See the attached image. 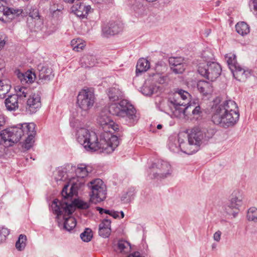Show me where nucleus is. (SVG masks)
<instances>
[{
    "label": "nucleus",
    "mask_w": 257,
    "mask_h": 257,
    "mask_svg": "<svg viewBox=\"0 0 257 257\" xmlns=\"http://www.w3.org/2000/svg\"><path fill=\"white\" fill-rule=\"evenodd\" d=\"M70 125L75 130V135L77 142L82 145L85 149L89 151H100L106 154L112 153L118 146L119 141L115 137L111 140V146L106 143L109 134L101 133L99 138L94 132L87 128L86 120L77 115L71 118Z\"/></svg>",
    "instance_id": "nucleus-1"
},
{
    "label": "nucleus",
    "mask_w": 257,
    "mask_h": 257,
    "mask_svg": "<svg viewBox=\"0 0 257 257\" xmlns=\"http://www.w3.org/2000/svg\"><path fill=\"white\" fill-rule=\"evenodd\" d=\"M36 134L35 124L34 123H29L4 130L0 134V138L1 143H3L7 147L12 146L24 138V146L25 148L29 150L33 145L34 138Z\"/></svg>",
    "instance_id": "nucleus-2"
},
{
    "label": "nucleus",
    "mask_w": 257,
    "mask_h": 257,
    "mask_svg": "<svg viewBox=\"0 0 257 257\" xmlns=\"http://www.w3.org/2000/svg\"><path fill=\"white\" fill-rule=\"evenodd\" d=\"M214 110L212 120L214 123L224 127L235 125L239 118L238 106L235 101L228 100L216 104L213 107Z\"/></svg>",
    "instance_id": "nucleus-3"
},
{
    "label": "nucleus",
    "mask_w": 257,
    "mask_h": 257,
    "mask_svg": "<svg viewBox=\"0 0 257 257\" xmlns=\"http://www.w3.org/2000/svg\"><path fill=\"white\" fill-rule=\"evenodd\" d=\"M52 208L53 213L57 215L58 218L63 215L64 222V228L68 231L72 230L76 225V221L74 218L68 216L74 211V207L71 204H68L65 200L59 201L55 199L52 203Z\"/></svg>",
    "instance_id": "nucleus-4"
},
{
    "label": "nucleus",
    "mask_w": 257,
    "mask_h": 257,
    "mask_svg": "<svg viewBox=\"0 0 257 257\" xmlns=\"http://www.w3.org/2000/svg\"><path fill=\"white\" fill-rule=\"evenodd\" d=\"M109 112L113 115L125 117L131 123L136 122L138 118L136 110L126 100L123 99L118 103H113L109 107Z\"/></svg>",
    "instance_id": "nucleus-5"
},
{
    "label": "nucleus",
    "mask_w": 257,
    "mask_h": 257,
    "mask_svg": "<svg viewBox=\"0 0 257 257\" xmlns=\"http://www.w3.org/2000/svg\"><path fill=\"white\" fill-rule=\"evenodd\" d=\"M95 102V96L93 92L89 88L82 89L78 93L77 104L81 110V114L83 118L86 115L88 111L92 108Z\"/></svg>",
    "instance_id": "nucleus-6"
},
{
    "label": "nucleus",
    "mask_w": 257,
    "mask_h": 257,
    "mask_svg": "<svg viewBox=\"0 0 257 257\" xmlns=\"http://www.w3.org/2000/svg\"><path fill=\"white\" fill-rule=\"evenodd\" d=\"M87 187L91 190L90 201L97 203L103 201L106 197V187L100 179H95L87 184Z\"/></svg>",
    "instance_id": "nucleus-7"
},
{
    "label": "nucleus",
    "mask_w": 257,
    "mask_h": 257,
    "mask_svg": "<svg viewBox=\"0 0 257 257\" xmlns=\"http://www.w3.org/2000/svg\"><path fill=\"white\" fill-rule=\"evenodd\" d=\"M97 122L103 129L102 133L107 132L109 134L108 139H106V143L109 146H111V140L113 137H115L119 141L117 136L112 135V131H116L118 129V125L114 123L105 112L102 111L100 113L97 118Z\"/></svg>",
    "instance_id": "nucleus-8"
},
{
    "label": "nucleus",
    "mask_w": 257,
    "mask_h": 257,
    "mask_svg": "<svg viewBox=\"0 0 257 257\" xmlns=\"http://www.w3.org/2000/svg\"><path fill=\"white\" fill-rule=\"evenodd\" d=\"M198 71L202 76L211 81H213L220 75L221 68L216 62H208L207 64H200Z\"/></svg>",
    "instance_id": "nucleus-9"
},
{
    "label": "nucleus",
    "mask_w": 257,
    "mask_h": 257,
    "mask_svg": "<svg viewBox=\"0 0 257 257\" xmlns=\"http://www.w3.org/2000/svg\"><path fill=\"white\" fill-rule=\"evenodd\" d=\"M172 172L171 166L168 162L159 160L150 168V176L154 178H164L171 175Z\"/></svg>",
    "instance_id": "nucleus-10"
},
{
    "label": "nucleus",
    "mask_w": 257,
    "mask_h": 257,
    "mask_svg": "<svg viewBox=\"0 0 257 257\" xmlns=\"http://www.w3.org/2000/svg\"><path fill=\"white\" fill-rule=\"evenodd\" d=\"M168 105L171 112L172 117H176L179 119L185 118L190 114L189 109L191 108V104L187 105H181L180 104H174L168 102Z\"/></svg>",
    "instance_id": "nucleus-11"
},
{
    "label": "nucleus",
    "mask_w": 257,
    "mask_h": 257,
    "mask_svg": "<svg viewBox=\"0 0 257 257\" xmlns=\"http://www.w3.org/2000/svg\"><path fill=\"white\" fill-rule=\"evenodd\" d=\"M190 94L187 91L182 89H178L173 94H171L168 99V102L174 104H180L189 105Z\"/></svg>",
    "instance_id": "nucleus-12"
},
{
    "label": "nucleus",
    "mask_w": 257,
    "mask_h": 257,
    "mask_svg": "<svg viewBox=\"0 0 257 257\" xmlns=\"http://www.w3.org/2000/svg\"><path fill=\"white\" fill-rule=\"evenodd\" d=\"M41 106V102L40 94L37 93L29 95L26 107L27 113L29 114L34 113L37 111Z\"/></svg>",
    "instance_id": "nucleus-13"
},
{
    "label": "nucleus",
    "mask_w": 257,
    "mask_h": 257,
    "mask_svg": "<svg viewBox=\"0 0 257 257\" xmlns=\"http://www.w3.org/2000/svg\"><path fill=\"white\" fill-rule=\"evenodd\" d=\"M90 6L84 3L83 0L78 1L72 6L71 10L72 13L75 14L78 17L84 18L87 17L88 13L91 12Z\"/></svg>",
    "instance_id": "nucleus-14"
},
{
    "label": "nucleus",
    "mask_w": 257,
    "mask_h": 257,
    "mask_svg": "<svg viewBox=\"0 0 257 257\" xmlns=\"http://www.w3.org/2000/svg\"><path fill=\"white\" fill-rule=\"evenodd\" d=\"M205 130H202L201 127L197 126L192 128L188 134L189 142L193 143L199 148V146L204 139V133Z\"/></svg>",
    "instance_id": "nucleus-15"
},
{
    "label": "nucleus",
    "mask_w": 257,
    "mask_h": 257,
    "mask_svg": "<svg viewBox=\"0 0 257 257\" xmlns=\"http://www.w3.org/2000/svg\"><path fill=\"white\" fill-rule=\"evenodd\" d=\"M169 63L171 70L175 74H182L185 71L186 65L181 57H170Z\"/></svg>",
    "instance_id": "nucleus-16"
},
{
    "label": "nucleus",
    "mask_w": 257,
    "mask_h": 257,
    "mask_svg": "<svg viewBox=\"0 0 257 257\" xmlns=\"http://www.w3.org/2000/svg\"><path fill=\"white\" fill-rule=\"evenodd\" d=\"M75 179H76L73 178L71 180V186L69 192H68V190L69 189V185L66 184L64 185L61 191L62 196L64 199L72 197L74 194L76 193L78 190L80 189L83 186V182H77L75 181Z\"/></svg>",
    "instance_id": "nucleus-17"
},
{
    "label": "nucleus",
    "mask_w": 257,
    "mask_h": 257,
    "mask_svg": "<svg viewBox=\"0 0 257 257\" xmlns=\"http://www.w3.org/2000/svg\"><path fill=\"white\" fill-rule=\"evenodd\" d=\"M122 30V24L118 22H110L102 28L104 36L108 37L117 34Z\"/></svg>",
    "instance_id": "nucleus-18"
},
{
    "label": "nucleus",
    "mask_w": 257,
    "mask_h": 257,
    "mask_svg": "<svg viewBox=\"0 0 257 257\" xmlns=\"http://www.w3.org/2000/svg\"><path fill=\"white\" fill-rule=\"evenodd\" d=\"M178 143L180 150L183 153L191 155L195 153L198 150V147L195 146L193 143L189 142L188 139L187 142L182 138L180 135L178 137Z\"/></svg>",
    "instance_id": "nucleus-19"
},
{
    "label": "nucleus",
    "mask_w": 257,
    "mask_h": 257,
    "mask_svg": "<svg viewBox=\"0 0 257 257\" xmlns=\"http://www.w3.org/2000/svg\"><path fill=\"white\" fill-rule=\"evenodd\" d=\"M38 70L39 79L44 83L49 81L54 77L52 69L48 66L39 65Z\"/></svg>",
    "instance_id": "nucleus-20"
},
{
    "label": "nucleus",
    "mask_w": 257,
    "mask_h": 257,
    "mask_svg": "<svg viewBox=\"0 0 257 257\" xmlns=\"http://www.w3.org/2000/svg\"><path fill=\"white\" fill-rule=\"evenodd\" d=\"M243 196L238 191H234L231 194L228 207L230 208L238 209L242 204Z\"/></svg>",
    "instance_id": "nucleus-21"
},
{
    "label": "nucleus",
    "mask_w": 257,
    "mask_h": 257,
    "mask_svg": "<svg viewBox=\"0 0 257 257\" xmlns=\"http://www.w3.org/2000/svg\"><path fill=\"white\" fill-rule=\"evenodd\" d=\"M231 69L234 77L239 81H243L250 75V72L242 68L239 64Z\"/></svg>",
    "instance_id": "nucleus-22"
},
{
    "label": "nucleus",
    "mask_w": 257,
    "mask_h": 257,
    "mask_svg": "<svg viewBox=\"0 0 257 257\" xmlns=\"http://www.w3.org/2000/svg\"><path fill=\"white\" fill-rule=\"evenodd\" d=\"M111 221L108 218L104 219L99 225V234L103 238L108 237L110 234Z\"/></svg>",
    "instance_id": "nucleus-23"
},
{
    "label": "nucleus",
    "mask_w": 257,
    "mask_h": 257,
    "mask_svg": "<svg viewBox=\"0 0 257 257\" xmlns=\"http://www.w3.org/2000/svg\"><path fill=\"white\" fill-rule=\"evenodd\" d=\"M15 94L9 96L5 100V105L7 109L10 111H14L19 108V104L22 103Z\"/></svg>",
    "instance_id": "nucleus-24"
},
{
    "label": "nucleus",
    "mask_w": 257,
    "mask_h": 257,
    "mask_svg": "<svg viewBox=\"0 0 257 257\" xmlns=\"http://www.w3.org/2000/svg\"><path fill=\"white\" fill-rule=\"evenodd\" d=\"M17 76L22 84L32 83L36 78L35 74L29 70L25 73L19 72Z\"/></svg>",
    "instance_id": "nucleus-25"
},
{
    "label": "nucleus",
    "mask_w": 257,
    "mask_h": 257,
    "mask_svg": "<svg viewBox=\"0 0 257 257\" xmlns=\"http://www.w3.org/2000/svg\"><path fill=\"white\" fill-rule=\"evenodd\" d=\"M92 171V168L91 167L86 166L85 165H80V166H78L76 169L75 173L78 178L82 179L87 176L88 174L91 173ZM76 182H83L84 183L82 179H81V180L80 181H77Z\"/></svg>",
    "instance_id": "nucleus-26"
},
{
    "label": "nucleus",
    "mask_w": 257,
    "mask_h": 257,
    "mask_svg": "<svg viewBox=\"0 0 257 257\" xmlns=\"http://www.w3.org/2000/svg\"><path fill=\"white\" fill-rule=\"evenodd\" d=\"M95 57L92 55H85L80 59V63L82 67L88 68L93 67L96 63Z\"/></svg>",
    "instance_id": "nucleus-27"
},
{
    "label": "nucleus",
    "mask_w": 257,
    "mask_h": 257,
    "mask_svg": "<svg viewBox=\"0 0 257 257\" xmlns=\"http://www.w3.org/2000/svg\"><path fill=\"white\" fill-rule=\"evenodd\" d=\"M15 90L16 94L15 95L18 96V98L20 102L23 101L25 97L28 95H31V91L30 88L26 86H17L15 87Z\"/></svg>",
    "instance_id": "nucleus-28"
},
{
    "label": "nucleus",
    "mask_w": 257,
    "mask_h": 257,
    "mask_svg": "<svg viewBox=\"0 0 257 257\" xmlns=\"http://www.w3.org/2000/svg\"><path fill=\"white\" fill-rule=\"evenodd\" d=\"M150 62L145 58L140 59L136 66V75H139L143 72L147 71L150 68Z\"/></svg>",
    "instance_id": "nucleus-29"
},
{
    "label": "nucleus",
    "mask_w": 257,
    "mask_h": 257,
    "mask_svg": "<svg viewBox=\"0 0 257 257\" xmlns=\"http://www.w3.org/2000/svg\"><path fill=\"white\" fill-rule=\"evenodd\" d=\"M11 8L0 6V20L3 22L7 23L13 20Z\"/></svg>",
    "instance_id": "nucleus-30"
},
{
    "label": "nucleus",
    "mask_w": 257,
    "mask_h": 257,
    "mask_svg": "<svg viewBox=\"0 0 257 257\" xmlns=\"http://www.w3.org/2000/svg\"><path fill=\"white\" fill-rule=\"evenodd\" d=\"M159 88L157 85H154L150 83V80H147L145 85L142 87V93L147 96H150L153 94L154 92H156Z\"/></svg>",
    "instance_id": "nucleus-31"
},
{
    "label": "nucleus",
    "mask_w": 257,
    "mask_h": 257,
    "mask_svg": "<svg viewBox=\"0 0 257 257\" xmlns=\"http://www.w3.org/2000/svg\"><path fill=\"white\" fill-rule=\"evenodd\" d=\"M108 95L110 100L115 101L122 97V91L116 87L110 88L108 92Z\"/></svg>",
    "instance_id": "nucleus-32"
},
{
    "label": "nucleus",
    "mask_w": 257,
    "mask_h": 257,
    "mask_svg": "<svg viewBox=\"0 0 257 257\" xmlns=\"http://www.w3.org/2000/svg\"><path fill=\"white\" fill-rule=\"evenodd\" d=\"M131 246L130 242L124 240H120L117 243L116 250L120 253L125 254L131 251Z\"/></svg>",
    "instance_id": "nucleus-33"
},
{
    "label": "nucleus",
    "mask_w": 257,
    "mask_h": 257,
    "mask_svg": "<svg viewBox=\"0 0 257 257\" xmlns=\"http://www.w3.org/2000/svg\"><path fill=\"white\" fill-rule=\"evenodd\" d=\"M236 31L241 36H244L249 33V26L244 22H238L235 25Z\"/></svg>",
    "instance_id": "nucleus-34"
},
{
    "label": "nucleus",
    "mask_w": 257,
    "mask_h": 257,
    "mask_svg": "<svg viewBox=\"0 0 257 257\" xmlns=\"http://www.w3.org/2000/svg\"><path fill=\"white\" fill-rule=\"evenodd\" d=\"M150 81V83L154 85L163 84L166 81V78L160 73H153L150 75L149 78L147 79Z\"/></svg>",
    "instance_id": "nucleus-35"
},
{
    "label": "nucleus",
    "mask_w": 257,
    "mask_h": 257,
    "mask_svg": "<svg viewBox=\"0 0 257 257\" xmlns=\"http://www.w3.org/2000/svg\"><path fill=\"white\" fill-rule=\"evenodd\" d=\"M33 18H28L27 19V25L31 29L36 28L39 29L43 24V21L40 18H37L36 19H34Z\"/></svg>",
    "instance_id": "nucleus-36"
},
{
    "label": "nucleus",
    "mask_w": 257,
    "mask_h": 257,
    "mask_svg": "<svg viewBox=\"0 0 257 257\" xmlns=\"http://www.w3.org/2000/svg\"><path fill=\"white\" fill-rule=\"evenodd\" d=\"M197 88L204 94H208L212 90L210 83L206 81H200L197 84Z\"/></svg>",
    "instance_id": "nucleus-37"
},
{
    "label": "nucleus",
    "mask_w": 257,
    "mask_h": 257,
    "mask_svg": "<svg viewBox=\"0 0 257 257\" xmlns=\"http://www.w3.org/2000/svg\"><path fill=\"white\" fill-rule=\"evenodd\" d=\"M11 85L6 81L0 80V97L4 98L6 95L10 91Z\"/></svg>",
    "instance_id": "nucleus-38"
},
{
    "label": "nucleus",
    "mask_w": 257,
    "mask_h": 257,
    "mask_svg": "<svg viewBox=\"0 0 257 257\" xmlns=\"http://www.w3.org/2000/svg\"><path fill=\"white\" fill-rule=\"evenodd\" d=\"M225 59L230 70L233 69V68H235V66H236L238 64L236 62V56L234 54H226Z\"/></svg>",
    "instance_id": "nucleus-39"
},
{
    "label": "nucleus",
    "mask_w": 257,
    "mask_h": 257,
    "mask_svg": "<svg viewBox=\"0 0 257 257\" xmlns=\"http://www.w3.org/2000/svg\"><path fill=\"white\" fill-rule=\"evenodd\" d=\"M27 237L25 235L21 234L20 235L18 240L16 243V247L19 250H23L26 245Z\"/></svg>",
    "instance_id": "nucleus-40"
},
{
    "label": "nucleus",
    "mask_w": 257,
    "mask_h": 257,
    "mask_svg": "<svg viewBox=\"0 0 257 257\" xmlns=\"http://www.w3.org/2000/svg\"><path fill=\"white\" fill-rule=\"evenodd\" d=\"M70 204H71V203ZM71 205L74 207V209L76 207L81 209H86L90 206V203L89 202L78 199L75 200L73 201V204H71Z\"/></svg>",
    "instance_id": "nucleus-41"
},
{
    "label": "nucleus",
    "mask_w": 257,
    "mask_h": 257,
    "mask_svg": "<svg viewBox=\"0 0 257 257\" xmlns=\"http://www.w3.org/2000/svg\"><path fill=\"white\" fill-rule=\"evenodd\" d=\"M80 237L83 241H90L92 237L91 230L90 228H86L84 231L81 233Z\"/></svg>",
    "instance_id": "nucleus-42"
},
{
    "label": "nucleus",
    "mask_w": 257,
    "mask_h": 257,
    "mask_svg": "<svg viewBox=\"0 0 257 257\" xmlns=\"http://www.w3.org/2000/svg\"><path fill=\"white\" fill-rule=\"evenodd\" d=\"M247 217L248 220L257 221V209L255 207L250 208L247 212Z\"/></svg>",
    "instance_id": "nucleus-43"
},
{
    "label": "nucleus",
    "mask_w": 257,
    "mask_h": 257,
    "mask_svg": "<svg viewBox=\"0 0 257 257\" xmlns=\"http://www.w3.org/2000/svg\"><path fill=\"white\" fill-rule=\"evenodd\" d=\"M66 173L61 170H58L55 172V179L56 181H62L66 178Z\"/></svg>",
    "instance_id": "nucleus-44"
},
{
    "label": "nucleus",
    "mask_w": 257,
    "mask_h": 257,
    "mask_svg": "<svg viewBox=\"0 0 257 257\" xmlns=\"http://www.w3.org/2000/svg\"><path fill=\"white\" fill-rule=\"evenodd\" d=\"M202 130H205L204 133V139L205 140H208L210 138H211L214 135V131L212 129H207L205 128H201Z\"/></svg>",
    "instance_id": "nucleus-45"
},
{
    "label": "nucleus",
    "mask_w": 257,
    "mask_h": 257,
    "mask_svg": "<svg viewBox=\"0 0 257 257\" xmlns=\"http://www.w3.org/2000/svg\"><path fill=\"white\" fill-rule=\"evenodd\" d=\"M193 105H191V108L189 109L190 112H191L192 114L194 116H198L201 113V108L200 106L198 105L195 106L194 108H192Z\"/></svg>",
    "instance_id": "nucleus-46"
},
{
    "label": "nucleus",
    "mask_w": 257,
    "mask_h": 257,
    "mask_svg": "<svg viewBox=\"0 0 257 257\" xmlns=\"http://www.w3.org/2000/svg\"><path fill=\"white\" fill-rule=\"evenodd\" d=\"M175 141L173 142H170L169 144V147L170 149L173 152L178 153L180 150L179 147L178 148L177 146L178 143V141L177 142H175Z\"/></svg>",
    "instance_id": "nucleus-47"
},
{
    "label": "nucleus",
    "mask_w": 257,
    "mask_h": 257,
    "mask_svg": "<svg viewBox=\"0 0 257 257\" xmlns=\"http://www.w3.org/2000/svg\"><path fill=\"white\" fill-rule=\"evenodd\" d=\"M249 6L251 11H253L254 14L257 15V0H250Z\"/></svg>",
    "instance_id": "nucleus-48"
},
{
    "label": "nucleus",
    "mask_w": 257,
    "mask_h": 257,
    "mask_svg": "<svg viewBox=\"0 0 257 257\" xmlns=\"http://www.w3.org/2000/svg\"><path fill=\"white\" fill-rule=\"evenodd\" d=\"M85 46V45L80 42V41L78 40V43L74 46L73 50L76 51H79L80 50H83Z\"/></svg>",
    "instance_id": "nucleus-49"
},
{
    "label": "nucleus",
    "mask_w": 257,
    "mask_h": 257,
    "mask_svg": "<svg viewBox=\"0 0 257 257\" xmlns=\"http://www.w3.org/2000/svg\"><path fill=\"white\" fill-rule=\"evenodd\" d=\"M11 11L12 13V14H13V19L15 18V16H18L22 13V10L19 9L15 10L13 9H11Z\"/></svg>",
    "instance_id": "nucleus-50"
},
{
    "label": "nucleus",
    "mask_w": 257,
    "mask_h": 257,
    "mask_svg": "<svg viewBox=\"0 0 257 257\" xmlns=\"http://www.w3.org/2000/svg\"><path fill=\"white\" fill-rule=\"evenodd\" d=\"M221 232L219 230L215 232L213 234V239L214 240L218 242L220 240Z\"/></svg>",
    "instance_id": "nucleus-51"
},
{
    "label": "nucleus",
    "mask_w": 257,
    "mask_h": 257,
    "mask_svg": "<svg viewBox=\"0 0 257 257\" xmlns=\"http://www.w3.org/2000/svg\"><path fill=\"white\" fill-rule=\"evenodd\" d=\"M6 36L5 35H0V50L4 47L6 44Z\"/></svg>",
    "instance_id": "nucleus-52"
},
{
    "label": "nucleus",
    "mask_w": 257,
    "mask_h": 257,
    "mask_svg": "<svg viewBox=\"0 0 257 257\" xmlns=\"http://www.w3.org/2000/svg\"><path fill=\"white\" fill-rule=\"evenodd\" d=\"M51 11L52 13V16L53 17H59L61 14V11L60 9H57L55 10H53L51 9Z\"/></svg>",
    "instance_id": "nucleus-53"
},
{
    "label": "nucleus",
    "mask_w": 257,
    "mask_h": 257,
    "mask_svg": "<svg viewBox=\"0 0 257 257\" xmlns=\"http://www.w3.org/2000/svg\"><path fill=\"white\" fill-rule=\"evenodd\" d=\"M28 18H34V19H36V18L40 17L38 11H34L30 13Z\"/></svg>",
    "instance_id": "nucleus-54"
},
{
    "label": "nucleus",
    "mask_w": 257,
    "mask_h": 257,
    "mask_svg": "<svg viewBox=\"0 0 257 257\" xmlns=\"http://www.w3.org/2000/svg\"><path fill=\"white\" fill-rule=\"evenodd\" d=\"M106 214H109L114 218H116L118 217V212L113 210H109L108 213H106Z\"/></svg>",
    "instance_id": "nucleus-55"
},
{
    "label": "nucleus",
    "mask_w": 257,
    "mask_h": 257,
    "mask_svg": "<svg viewBox=\"0 0 257 257\" xmlns=\"http://www.w3.org/2000/svg\"><path fill=\"white\" fill-rule=\"evenodd\" d=\"M126 257H145L141 254L139 251H135L132 253H130Z\"/></svg>",
    "instance_id": "nucleus-56"
},
{
    "label": "nucleus",
    "mask_w": 257,
    "mask_h": 257,
    "mask_svg": "<svg viewBox=\"0 0 257 257\" xmlns=\"http://www.w3.org/2000/svg\"><path fill=\"white\" fill-rule=\"evenodd\" d=\"M6 231V237L9 234V230L7 228H5V227H1L0 226V235H2V234H3L4 232Z\"/></svg>",
    "instance_id": "nucleus-57"
},
{
    "label": "nucleus",
    "mask_w": 257,
    "mask_h": 257,
    "mask_svg": "<svg viewBox=\"0 0 257 257\" xmlns=\"http://www.w3.org/2000/svg\"><path fill=\"white\" fill-rule=\"evenodd\" d=\"M96 210L99 211V213L103 214V213H108L109 210L104 209L102 208H101L100 207H96Z\"/></svg>",
    "instance_id": "nucleus-58"
},
{
    "label": "nucleus",
    "mask_w": 257,
    "mask_h": 257,
    "mask_svg": "<svg viewBox=\"0 0 257 257\" xmlns=\"http://www.w3.org/2000/svg\"><path fill=\"white\" fill-rule=\"evenodd\" d=\"M5 123V118L3 115L0 114V127L4 125Z\"/></svg>",
    "instance_id": "nucleus-59"
},
{
    "label": "nucleus",
    "mask_w": 257,
    "mask_h": 257,
    "mask_svg": "<svg viewBox=\"0 0 257 257\" xmlns=\"http://www.w3.org/2000/svg\"><path fill=\"white\" fill-rule=\"evenodd\" d=\"M6 231L4 232L2 235H0V243L3 242L6 239Z\"/></svg>",
    "instance_id": "nucleus-60"
},
{
    "label": "nucleus",
    "mask_w": 257,
    "mask_h": 257,
    "mask_svg": "<svg viewBox=\"0 0 257 257\" xmlns=\"http://www.w3.org/2000/svg\"><path fill=\"white\" fill-rule=\"evenodd\" d=\"M94 3L101 4L103 2H106L107 0H92Z\"/></svg>",
    "instance_id": "nucleus-61"
},
{
    "label": "nucleus",
    "mask_w": 257,
    "mask_h": 257,
    "mask_svg": "<svg viewBox=\"0 0 257 257\" xmlns=\"http://www.w3.org/2000/svg\"><path fill=\"white\" fill-rule=\"evenodd\" d=\"M78 43V40H73L71 41V45L72 46H73V47L74 46H75L76 45H77V44Z\"/></svg>",
    "instance_id": "nucleus-62"
},
{
    "label": "nucleus",
    "mask_w": 257,
    "mask_h": 257,
    "mask_svg": "<svg viewBox=\"0 0 257 257\" xmlns=\"http://www.w3.org/2000/svg\"><path fill=\"white\" fill-rule=\"evenodd\" d=\"M157 127L158 129H161L162 127V125L161 124H158Z\"/></svg>",
    "instance_id": "nucleus-63"
},
{
    "label": "nucleus",
    "mask_w": 257,
    "mask_h": 257,
    "mask_svg": "<svg viewBox=\"0 0 257 257\" xmlns=\"http://www.w3.org/2000/svg\"><path fill=\"white\" fill-rule=\"evenodd\" d=\"M120 214H121V218H123V217H124V213L122 211H121L120 212Z\"/></svg>",
    "instance_id": "nucleus-64"
}]
</instances>
